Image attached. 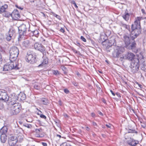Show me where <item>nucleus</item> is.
I'll return each instance as SVG.
<instances>
[{"mask_svg": "<svg viewBox=\"0 0 146 146\" xmlns=\"http://www.w3.org/2000/svg\"><path fill=\"white\" fill-rule=\"evenodd\" d=\"M142 18V17H137L134 24L131 25L130 35L127 33L123 35V40L125 44V47L127 49H132L135 46L136 43L134 40L141 33L140 21Z\"/></svg>", "mask_w": 146, "mask_h": 146, "instance_id": "obj_1", "label": "nucleus"}, {"mask_svg": "<svg viewBox=\"0 0 146 146\" xmlns=\"http://www.w3.org/2000/svg\"><path fill=\"white\" fill-rule=\"evenodd\" d=\"M22 109L21 104L18 103H12L9 105L8 109L11 115H17L21 111Z\"/></svg>", "mask_w": 146, "mask_h": 146, "instance_id": "obj_2", "label": "nucleus"}, {"mask_svg": "<svg viewBox=\"0 0 146 146\" xmlns=\"http://www.w3.org/2000/svg\"><path fill=\"white\" fill-rule=\"evenodd\" d=\"M19 68V64L17 61H11L10 64H5L3 68V70L8 71L12 69L18 70Z\"/></svg>", "mask_w": 146, "mask_h": 146, "instance_id": "obj_3", "label": "nucleus"}, {"mask_svg": "<svg viewBox=\"0 0 146 146\" xmlns=\"http://www.w3.org/2000/svg\"><path fill=\"white\" fill-rule=\"evenodd\" d=\"M29 27L28 24L26 25L22 24L18 27L20 38H23V36H26L28 34V31H29Z\"/></svg>", "mask_w": 146, "mask_h": 146, "instance_id": "obj_4", "label": "nucleus"}, {"mask_svg": "<svg viewBox=\"0 0 146 146\" xmlns=\"http://www.w3.org/2000/svg\"><path fill=\"white\" fill-rule=\"evenodd\" d=\"M19 53L18 48L16 46H13L11 48L10 50V61H17L16 60Z\"/></svg>", "mask_w": 146, "mask_h": 146, "instance_id": "obj_5", "label": "nucleus"}, {"mask_svg": "<svg viewBox=\"0 0 146 146\" xmlns=\"http://www.w3.org/2000/svg\"><path fill=\"white\" fill-rule=\"evenodd\" d=\"M139 66V60L137 58H135L131 63L130 67L131 72L133 73L136 72L138 70Z\"/></svg>", "mask_w": 146, "mask_h": 146, "instance_id": "obj_6", "label": "nucleus"}, {"mask_svg": "<svg viewBox=\"0 0 146 146\" xmlns=\"http://www.w3.org/2000/svg\"><path fill=\"white\" fill-rule=\"evenodd\" d=\"M114 51L113 52V56L116 58H119L120 55L125 51V49L123 47L115 46L114 48Z\"/></svg>", "mask_w": 146, "mask_h": 146, "instance_id": "obj_7", "label": "nucleus"}, {"mask_svg": "<svg viewBox=\"0 0 146 146\" xmlns=\"http://www.w3.org/2000/svg\"><path fill=\"white\" fill-rule=\"evenodd\" d=\"M36 58V56L33 52H28L25 58L27 62L31 64H33L37 61Z\"/></svg>", "mask_w": 146, "mask_h": 146, "instance_id": "obj_8", "label": "nucleus"}, {"mask_svg": "<svg viewBox=\"0 0 146 146\" xmlns=\"http://www.w3.org/2000/svg\"><path fill=\"white\" fill-rule=\"evenodd\" d=\"M135 55L133 53L131 52H127L125 54H123L122 56L120 57V60L122 61L123 59L131 61V62L135 60L134 57Z\"/></svg>", "mask_w": 146, "mask_h": 146, "instance_id": "obj_9", "label": "nucleus"}, {"mask_svg": "<svg viewBox=\"0 0 146 146\" xmlns=\"http://www.w3.org/2000/svg\"><path fill=\"white\" fill-rule=\"evenodd\" d=\"M9 98L6 92L0 91V100L7 102L9 100Z\"/></svg>", "mask_w": 146, "mask_h": 146, "instance_id": "obj_10", "label": "nucleus"}, {"mask_svg": "<svg viewBox=\"0 0 146 146\" xmlns=\"http://www.w3.org/2000/svg\"><path fill=\"white\" fill-rule=\"evenodd\" d=\"M9 145L11 146H14L18 141L17 137L12 136L9 138L8 139Z\"/></svg>", "mask_w": 146, "mask_h": 146, "instance_id": "obj_11", "label": "nucleus"}, {"mask_svg": "<svg viewBox=\"0 0 146 146\" xmlns=\"http://www.w3.org/2000/svg\"><path fill=\"white\" fill-rule=\"evenodd\" d=\"M34 47L35 49L40 51L43 54L46 52L45 47L41 44L36 43L34 45Z\"/></svg>", "mask_w": 146, "mask_h": 146, "instance_id": "obj_12", "label": "nucleus"}, {"mask_svg": "<svg viewBox=\"0 0 146 146\" xmlns=\"http://www.w3.org/2000/svg\"><path fill=\"white\" fill-rule=\"evenodd\" d=\"M9 15L11 16L13 19L15 20H17L20 17L19 12L17 9H15L11 14H9Z\"/></svg>", "mask_w": 146, "mask_h": 146, "instance_id": "obj_13", "label": "nucleus"}, {"mask_svg": "<svg viewBox=\"0 0 146 146\" xmlns=\"http://www.w3.org/2000/svg\"><path fill=\"white\" fill-rule=\"evenodd\" d=\"M42 60L40 62L41 63L39 64L38 66V67H45L48 63V59L46 56H43L42 57ZM38 64H39L38 63Z\"/></svg>", "mask_w": 146, "mask_h": 146, "instance_id": "obj_14", "label": "nucleus"}, {"mask_svg": "<svg viewBox=\"0 0 146 146\" xmlns=\"http://www.w3.org/2000/svg\"><path fill=\"white\" fill-rule=\"evenodd\" d=\"M19 100L18 96H12L11 97L9 98V100L8 101L10 102V104H11L12 103H16V102L17 100Z\"/></svg>", "mask_w": 146, "mask_h": 146, "instance_id": "obj_15", "label": "nucleus"}, {"mask_svg": "<svg viewBox=\"0 0 146 146\" xmlns=\"http://www.w3.org/2000/svg\"><path fill=\"white\" fill-rule=\"evenodd\" d=\"M18 98L19 100H20L22 101L25 100L26 98V96L25 94L23 92H20L18 95Z\"/></svg>", "mask_w": 146, "mask_h": 146, "instance_id": "obj_16", "label": "nucleus"}, {"mask_svg": "<svg viewBox=\"0 0 146 146\" xmlns=\"http://www.w3.org/2000/svg\"><path fill=\"white\" fill-rule=\"evenodd\" d=\"M8 130V128L6 126H3L0 129V133L1 134L6 135Z\"/></svg>", "mask_w": 146, "mask_h": 146, "instance_id": "obj_17", "label": "nucleus"}, {"mask_svg": "<svg viewBox=\"0 0 146 146\" xmlns=\"http://www.w3.org/2000/svg\"><path fill=\"white\" fill-rule=\"evenodd\" d=\"M127 143L129 145L132 146H135L138 143L135 142V141L133 139L131 138L128 141Z\"/></svg>", "mask_w": 146, "mask_h": 146, "instance_id": "obj_18", "label": "nucleus"}, {"mask_svg": "<svg viewBox=\"0 0 146 146\" xmlns=\"http://www.w3.org/2000/svg\"><path fill=\"white\" fill-rule=\"evenodd\" d=\"M29 44V41L28 40H26L23 42L22 43V47L24 48H26L28 47Z\"/></svg>", "mask_w": 146, "mask_h": 146, "instance_id": "obj_19", "label": "nucleus"}, {"mask_svg": "<svg viewBox=\"0 0 146 146\" xmlns=\"http://www.w3.org/2000/svg\"><path fill=\"white\" fill-rule=\"evenodd\" d=\"M7 136L6 135H1L0 140L1 142L2 143H5L7 140Z\"/></svg>", "mask_w": 146, "mask_h": 146, "instance_id": "obj_20", "label": "nucleus"}, {"mask_svg": "<svg viewBox=\"0 0 146 146\" xmlns=\"http://www.w3.org/2000/svg\"><path fill=\"white\" fill-rule=\"evenodd\" d=\"M8 8V5L5 4L1 6L0 8V13H1L6 11V9Z\"/></svg>", "mask_w": 146, "mask_h": 146, "instance_id": "obj_21", "label": "nucleus"}, {"mask_svg": "<svg viewBox=\"0 0 146 146\" xmlns=\"http://www.w3.org/2000/svg\"><path fill=\"white\" fill-rule=\"evenodd\" d=\"M141 68L142 70L146 72V60L144 61L141 65Z\"/></svg>", "mask_w": 146, "mask_h": 146, "instance_id": "obj_22", "label": "nucleus"}, {"mask_svg": "<svg viewBox=\"0 0 146 146\" xmlns=\"http://www.w3.org/2000/svg\"><path fill=\"white\" fill-rule=\"evenodd\" d=\"M109 43L111 45H114L115 44V40L114 36L111 37L109 40Z\"/></svg>", "mask_w": 146, "mask_h": 146, "instance_id": "obj_23", "label": "nucleus"}, {"mask_svg": "<svg viewBox=\"0 0 146 146\" xmlns=\"http://www.w3.org/2000/svg\"><path fill=\"white\" fill-rule=\"evenodd\" d=\"M122 17L125 21H127L129 18V15L128 13H125L122 15Z\"/></svg>", "mask_w": 146, "mask_h": 146, "instance_id": "obj_24", "label": "nucleus"}, {"mask_svg": "<svg viewBox=\"0 0 146 146\" xmlns=\"http://www.w3.org/2000/svg\"><path fill=\"white\" fill-rule=\"evenodd\" d=\"M120 25L122 27H123L125 28L126 29L128 30L129 31V32H131V30H130V27L129 25H127L126 24L123 23H121Z\"/></svg>", "mask_w": 146, "mask_h": 146, "instance_id": "obj_25", "label": "nucleus"}, {"mask_svg": "<svg viewBox=\"0 0 146 146\" xmlns=\"http://www.w3.org/2000/svg\"><path fill=\"white\" fill-rule=\"evenodd\" d=\"M41 102L44 104L46 105L47 103V100L45 98H42L41 100Z\"/></svg>", "mask_w": 146, "mask_h": 146, "instance_id": "obj_26", "label": "nucleus"}, {"mask_svg": "<svg viewBox=\"0 0 146 146\" xmlns=\"http://www.w3.org/2000/svg\"><path fill=\"white\" fill-rule=\"evenodd\" d=\"M60 146H71V145L69 143L65 142L61 144Z\"/></svg>", "mask_w": 146, "mask_h": 146, "instance_id": "obj_27", "label": "nucleus"}, {"mask_svg": "<svg viewBox=\"0 0 146 146\" xmlns=\"http://www.w3.org/2000/svg\"><path fill=\"white\" fill-rule=\"evenodd\" d=\"M33 35L35 36H36L39 33L37 30H35L33 31Z\"/></svg>", "mask_w": 146, "mask_h": 146, "instance_id": "obj_28", "label": "nucleus"}, {"mask_svg": "<svg viewBox=\"0 0 146 146\" xmlns=\"http://www.w3.org/2000/svg\"><path fill=\"white\" fill-rule=\"evenodd\" d=\"M23 125L29 128H30L32 127L31 125L30 124L25 123L23 124Z\"/></svg>", "mask_w": 146, "mask_h": 146, "instance_id": "obj_29", "label": "nucleus"}, {"mask_svg": "<svg viewBox=\"0 0 146 146\" xmlns=\"http://www.w3.org/2000/svg\"><path fill=\"white\" fill-rule=\"evenodd\" d=\"M4 106L3 104L0 101V110L3 109L4 108Z\"/></svg>", "mask_w": 146, "mask_h": 146, "instance_id": "obj_30", "label": "nucleus"}, {"mask_svg": "<svg viewBox=\"0 0 146 146\" xmlns=\"http://www.w3.org/2000/svg\"><path fill=\"white\" fill-rule=\"evenodd\" d=\"M17 137V139L18 140V141H21V140H22L23 138L21 136L19 135Z\"/></svg>", "mask_w": 146, "mask_h": 146, "instance_id": "obj_31", "label": "nucleus"}, {"mask_svg": "<svg viewBox=\"0 0 146 146\" xmlns=\"http://www.w3.org/2000/svg\"><path fill=\"white\" fill-rule=\"evenodd\" d=\"M129 133H137V132L136 131H135V130H129L128 131Z\"/></svg>", "mask_w": 146, "mask_h": 146, "instance_id": "obj_32", "label": "nucleus"}, {"mask_svg": "<svg viewBox=\"0 0 146 146\" xmlns=\"http://www.w3.org/2000/svg\"><path fill=\"white\" fill-rule=\"evenodd\" d=\"M53 73L56 75H57L58 74H59L58 70H53Z\"/></svg>", "mask_w": 146, "mask_h": 146, "instance_id": "obj_33", "label": "nucleus"}, {"mask_svg": "<svg viewBox=\"0 0 146 146\" xmlns=\"http://www.w3.org/2000/svg\"><path fill=\"white\" fill-rule=\"evenodd\" d=\"M80 39H81L82 41H83L84 42H86V39L85 38H84V36H81V37H80Z\"/></svg>", "mask_w": 146, "mask_h": 146, "instance_id": "obj_34", "label": "nucleus"}, {"mask_svg": "<svg viewBox=\"0 0 146 146\" xmlns=\"http://www.w3.org/2000/svg\"><path fill=\"white\" fill-rule=\"evenodd\" d=\"M54 17H56L58 19H60V17L59 16V15H56V14H54Z\"/></svg>", "mask_w": 146, "mask_h": 146, "instance_id": "obj_35", "label": "nucleus"}, {"mask_svg": "<svg viewBox=\"0 0 146 146\" xmlns=\"http://www.w3.org/2000/svg\"><path fill=\"white\" fill-rule=\"evenodd\" d=\"M36 131L37 133H39V132L42 131V129H37L35 130Z\"/></svg>", "mask_w": 146, "mask_h": 146, "instance_id": "obj_36", "label": "nucleus"}, {"mask_svg": "<svg viewBox=\"0 0 146 146\" xmlns=\"http://www.w3.org/2000/svg\"><path fill=\"white\" fill-rule=\"evenodd\" d=\"M15 7L18 8L19 9H20V10H22L23 9V7H20V6H19L17 5H15Z\"/></svg>", "mask_w": 146, "mask_h": 146, "instance_id": "obj_37", "label": "nucleus"}, {"mask_svg": "<svg viewBox=\"0 0 146 146\" xmlns=\"http://www.w3.org/2000/svg\"><path fill=\"white\" fill-rule=\"evenodd\" d=\"M12 35H13L11 33V32L10 31L9 32V34H8V35H7V36H11V38L12 37Z\"/></svg>", "mask_w": 146, "mask_h": 146, "instance_id": "obj_38", "label": "nucleus"}, {"mask_svg": "<svg viewBox=\"0 0 146 146\" xmlns=\"http://www.w3.org/2000/svg\"><path fill=\"white\" fill-rule=\"evenodd\" d=\"M143 32L146 35V26L144 27V28L143 29Z\"/></svg>", "mask_w": 146, "mask_h": 146, "instance_id": "obj_39", "label": "nucleus"}, {"mask_svg": "<svg viewBox=\"0 0 146 146\" xmlns=\"http://www.w3.org/2000/svg\"><path fill=\"white\" fill-rule=\"evenodd\" d=\"M64 92L66 93L67 94L69 92V91L67 89H65L64 90Z\"/></svg>", "mask_w": 146, "mask_h": 146, "instance_id": "obj_40", "label": "nucleus"}, {"mask_svg": "<svg viewBox=\"0 0 146 146\" xmlns=\"http://www.w3.org/2000/svg\"><path fill=\"white\" fill-rule=\"evenodd\" d=\"M40 116L41 118H43L44 119H46V116L45 115H44L43 114H41L40 115Z\"/></svg>", "mask_w": 146, "mask_h": 146, "instance_id": "obj_41", "label": "nucleus"}, {"mask_svg": "<svg viewBox=\"0 0 146 146\" xmlns=\"http://www.w3.org/2000/svg\"><path fill=\"white\" fill-rule=\"evenodd\" d=\"M141 126L143 128H145L146 127V125L144 123H141Z\"/></svg>", "mask_w": 146, "mask_h": 146, "instance_id": "obj_42", "label": "nucleus"}, {"mask_svg": "<svg viewBox=\"0 0 146 146\" xmlns=\"http://www.w3.org/2000/svg\"><path fill=\"white\" fill-rule=\"evenodd\" d=\"M11 36H7L6 39L7 41H9L11 39Z\"/></svg>", "mask_w": 146, "mask_h": 146, "instance_id": "obj_43", "label": "nucleus"}, {"mask_svg": "<svg viewBox=\"0 0 146 146\" xmlns=\"http://www.w3.org/2000/svg\"><path fill=\"white\" fill-rule=\"evenodd\" d=\"M3 27V25L2 22L0 21V30Z\"/></svg>", "mask_w": 146, "mask_h": 146, "instance_id": "obj_44", "label": "nucleus"}, {"mask_svg": "<svg viewBox=\"0 0 146 146\" xmlns=\"http://www.w3.org/2000/svg\"><path fill=\"white\" fill-rule=\"evenodd\" d=\"M60 31L62 33H64L65 32V31H64V29H63V28H61L60 29Z\"/></svg>", "mask_w": 146, "mask_h": 146, "instance_id": "obj_45", "label": "nucleus"}, {"mask_svg": "<svg viewBox=\"0 0 146 146\" xmlns=\"http://www.w3.org/2000/svg\"><path fill=\"white\" fill-rule=\"evenodd\" d=\"M34 88L37 90H38L39 89V87L37 85H35Z\"/></svg>", "mask_w": 146, "mask_h": 146, "instance_id": "obj_46", "label": "nucleus"}, {"mask_svg": "<svg viewBox=\"0 0 146 146\" xmlns=\"http://www.w3.org/2000/svg\"><path fill=\"white\" fill-rule=\"evenodd\" d=\"M42 144L43 146H47V144L46 143L42 142Z\"/></svg>", "mask_w": 146, "mask_h": 146, "instance_id": "obj_47", "label": "nucleus"}, {"mask_svg": "<svg viewBox=\"0 0 146 146\" xmlns=\"http://www.w3.org/2000/svg\"><path fill=\"white\" fill-rule=\"evenodd\" d=\"M30 2L31 3H35V1H36V0H29Z\"/></svg>", "mask_w": 146, "mask_h": 146, "instance_id": "obj_48", "label": "nucleus"}, {"mask_svg": "<svg viewBox=\"0 0 146 146\" xmlns=\"http://www.w3.org/2000/svg\"><path fill=\"white\" fill-rule=\"evenodd\" d=\"M76 44L78 46H80V43L78 42H76Z\"/></svg>", "mask_w": 146, "mask_h": 146, "instance_id": "obj_49", "label": "nucleus"}, {"mask_svg": "<svg viewBox=\"0 0 146 146\" xmlns=\"http://www.w3.org/2000/svg\"><path fill=\"white\" fill-rule=\"evenodd\" d=\"M110 92H111V93L112 94L113 96H115V94H114V92H113L111 90H110Z\"/></svg>", "mask_w": 146, "mask_h": 146, "instance_id": "obj_50", "label": "nucleus"}, {"mask_svg": "<svg viewBox=\"0 0 146 146\" xmlns=\"http://www.w3.org/2000/svg\"><path fill=\"white\" fill-rule=\"evenodd\" d=\"M98 114L102 116H103V114L100 111H98Z\"/></svg>", "mask_w": 146, "mask_h": 146, "instance_id": "obj_51", "label": "nucleus"}, {"mask_svg": "<svg viewBox=\"0 0 146 146\" xmlns=\"http://www.w3.org/2000/svg\"><path fill=\"white\" fill-rule=\"evenodd\" d=\"M117 96L119 97H121V96H120V94L119 93H116V94Z\"/></svg>", "mask_w": 146, "mask_h": 146, "instance_id": "obj_52", "label": "nucleus"}, {"mask_svg": "<svg viewBox=\"0 0 146 146\" xmlns=\"http://www.w3.org/2000/svg\"><path fill=\"white\" fill-rule=\"evenodd\" d=\"M93 125L94 126H97V124L95 122H93Z\"/></svg>", "mask_w": 146, "mask_h": 146, "instance_id": "obj_53", "label": "nucleus"}, {"mask_svg": "<svg viewBox=\"0 0 146 146\" xmlns=\"http://www.w3.org/2000/svg\"><path fill=\"white\" fill-rule=\"evenodd\" d=\"M56 136L57 137H59V138H60L61 137V136L60 135H59L57 134L56 135Z\"/></svg>", "mask_w": 146, "mask_h": 146, "instance_id": "obj_54", "label": "nucleus"}, {"mask_svg": "<svg viewBox=\"0 0 146 146\" xmlns=\"http://www.w3.org/2000/svg\"><path fill=\"white\" fill-rule=\"evenodd\" d=\"M75 7L76 8H78V7L77 6V5L76 3H74V4Z\"/></svg>", "mask_w": 146, "mask_h": 146, "instance_id": "obj_55", "label": "nucleus"}, {"mask_svg": "<svg viewBox=\"0 0 146 146\" xmlns=\"http://www.w3.org/2000/svg\"><path fill=\"white\" fill-rule=\"evenodd\" d=\"M73 50L74 52H75L76 53H78V52L75 49H74V50Z\"/></svg>", "mask_w": 146, "mask_h": 146, "instance_id": "obj_56", "label": "nucleus"}, {"mask_svg": "<svg viewBox=\"0 0 146 146\" xmlns=\"http://www.w3.org/2000/svg\"><path fill=\"white\" fill-rule=\"evenodd\" d=\"M92 116L93 117H94L95 116V114L94 113H92Z\"/></svg>", "mask_w": 146, "mask_h": 146, "instance_id": "obj_57", "label": "nucleus"}, {"mask_svg": "<svg viewBox=\"0 0 146 146\" xmlns=\"http://www.w3.org/2000/svg\"><path fill=\"white\" fill-rule=\"evenodd\" d=\"M106 125L108 128H110V126L109 125L106 124Z\"/></svg>", "mask_w": 146, "mask_h": 146, "instance_id": "obj_58", "label": "nucleus"}, {"mask_svg": "<svg viewBox=\"0 0 146 146\" xmlns=\"http://www.w3.org/2000/svg\"><path fill=\"white\" fill-rule=\"evenodd\" d=\"M71 3L72 4H74V3H75V2L74 1H72Z\"/></svg>", "mask_w": 146, "mask_h": 146, "instance_id": "obj_59", "label": "nucleus"}, {"mask_svg": "<svg viewBox=\"0 0 146 146\" xmlns=\"http://www.w3.org/2000/svg\"><path fill=\"white\" fill-rule=\"evenodd\" d=\"M141 11L143 13H144V9H141Z\"/></svg>", "mask_w": 146, "mask_h": 146, "instance_id": "obj_60", "label": "nucleus"}, {"mask_svg": "<svg viewBox=\"0 0 146 146\" xmlns=\"http://www.w3.org/2000/svg\"><path fill=\"white\" fill-rule=\"evenodd\" d=\"M63 70H64L66 69V68L64 66H63L62 68Z\"/></svg>", "mask_w": 146, "mask_h": 146, "instance_id": "obj_61", "label": "nucleus"}, {"mask_svg": "<svg viewBox=\"0 0 146 146\" xmlns=\"http://www.w3.org/2000/svg\"><path fill=\"white\" fill-rule=\"evenodd\" d=\"M73 84H74V85L75 86H77V84L76 83H74L73 82Z\"/></svg>", "mask_w": 146, "mask_h": 146, "instance_id": "obj_62", "label": "nucleus"}, {"mask_svg": "<svg viewBox=\"0 0 146 146\" xmlns=\"http://www.w3.org/2000/svg\"><path fill=\"white\" fill-rule=\"evenodd\" d=\"M59 104H60V105H61L62 104H61V101L60 100L59 101Z\"/></svg>", "mask_w": 146, "mask_h": 146, "instance_id": "obj_63", "label": "nucleus"}, {"mask_svg": "<svg viewBox=\"0 0 146 146\" xmlns=\"http://www.w3.org/2000/svg\"><path fill=\"white\" fill-rule=\"evenodd\" d=\"M86 130H88H88H89V128H88V127H86Z\"/></svg>", "mask_w": 146, "mask_h": 146, "instance_id": "obj_64", "label": "nucleus"}]
</instances>
